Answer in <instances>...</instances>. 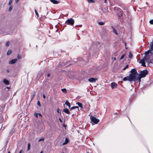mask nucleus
<instances>
[{
  "label": "nucleus",
  "mask_w": 153,
  "mask_h": 153,
  "mask_svg": "<svg viewBox=\"0 0 153 153\" xmlns=\"http://www.w3.org/2000/svg\"><path fill=\"white\" fill-rule=\"evenodd\" d=\"M50 74H48L47 75V76H50Z\"/></svg>",
  "instance_id": "nucleus-46"
},
{
  "label": "nucleus",
  "mask_w": 153,
  "mask_h": 153,
  "mask_svg": "<svg viewBox=\"0 0 153 153\" xmlns=\"http://www.w3.org/2000/svg\"><path fill=\"white\" fill-rule=\"evenodd\" d=\"M148 74V71L147 70H145L140 72L139 74V76H140L142 78L145 77L146 75Z\"/></svg>",
  "instance_id": "nucleus-3"
},
{
  "label": "nucleus",
  "mask_w": 153,
  "mask_h": 153,
  "mask_svg": "<svg viewBox=\"0 0 153 153\" xmlns=\"http://www.w3.org/2000/svg\"><path fill=\"white\" fill-rule=\"evenodd\" d=\"M69 140L67 138H66L65 139V142L63 143H62V145H64L67 144L69 142Z\"/></svg>",
  "instance_id": "nucleus-16"
},
{
  "label": "nucleus",
  "mask_w": 153,
  "mask_h": 153,
  "mask_svg": "<svg viewBox=\"0 0 153 153\" xmlns=\"http://www.w3.org/2000/svg\"><path fill=\"white\" fill-rule=\"evenodd\" d=\"M22 150H21L19 151V153H22Z\"/></svg>",
  "instance_id": "nucleus-44"
},
{
  "label": "nucleus",
  "mask_w": 153,
  "mask_h": 153,
  "mask_svg": "<svg viewBox=\"0 0 153 153\" xmlns=\"http://www.w3.org/2000/svg\"><path fill=\"white\" fill-rule=\"evenodd\" d=\"M88 1L89 3H94L95 1L94 0H88Z\"/></svg>",
  "instance_id": "nucleus-21"
},
{
  "label": "nucleus",
  "mask_w": 153,
  "mask_h": 153,
  "mask_svg": "<svg viewBox=\"0 0 153 153\" xmlns=\"http://www.w3.org/2000/svg\"><path fill=\"white\" fill-rule=\"evenodd\" d=\"M107 2V0H104V2L106 3Z\"/></svg>",
  "instance_id": "nucleus-49"
},
{
  "label": "nucleus",
  "mask_w": 153,
  "mask_h": 153,
  "mask_svg": "<svg viewBox=\"0 0 153 153\" xmlns=\"http://www.w3.org/2000/svg\"><path fill=\"white\" fill-rule=\"evenodd\" d=\"M132 54L130 52H129L128 56L130 58H131L132 57Z\"/></svg>",
  "instance_id": "nucleus-22"
},
{
  "label": "nucleus",
  "mask_w": 153,
  "mask_h": 153,
  "mask_svg": "<svg viewBox=\"0 0 153 153\" xmlns=\"http://www.w3.org/2000/svg\"><path fill=\"white\" fill-rule=\"evenodd\" d=\"M151 53H152V54L153 55V51H152V52H151Z\"/></svg>",
  "instance_id": "nucleus-51"
},
{
  "label": "nucleus",
  "mask_w": 153,
  "mask_h": 153,
  "mask_svg": "<svg viewBox=\"0 0 153 153\" xmlns=\"http://www.w3.org/2000/svg\"><path fill=\"white\" fill-rule=\"evenodd\" d=\"M63 111L65 112V113L68 114H70V112L69 111V110H68V109L67 108L64 109L63 110Z\"/></svg>",
  "instance_id": "nucleus-12"
},
{
  "label": "nucleus",
  "mask_w": 153,
  "mask_h": 153,
  "mask_svg": "<svg viewBox=\"0 0 153 153\" xmlns=\"http://www.w3.org/2000/svg\"><path fill=\"white\" fill-rule=\"evenodd\" d=\"M9 71L8 70H7V73H9Z\"/></svg>",
  "instance_id": "nucleus-48"
},
{
  "label": "nucleus",
  "mask_w": 153,
  "mask_h": 153,
  "mask_svg": "<svg viewBox=\"0 0 153 153\" xmlns=\"http://www.w3.org/2000/svg\"><path fill=\"white\" fill-rule=\"evenodd\" d=\"M111 27L112 28V29H113V32L115 34H116V35H118V33H117V31L114 28L113 26H111Z\"/></svg>",
  "instance_id": "nucleus-13"
},
{
  "label": "nucleus",
  "mask_w": 153,
  "mask_h": 153,
  "mask_svg": "<svg viewBox=\"0 0 153 153\" xmlns=\"http://www.w3.org/2000/svg\"><path fill=\"white\" fill-rule=\"evenodd\" d=\"M114 60H115L116 59V58H114Z\"/></svg>",
  "instance_id": "nucleus-55"
},
{
  "label": "nucleus",
  "mask_w": 153,
  "mask_h": 153,
  "mask_svg": "<svg viewBox=\"0 0 153 153\" xmlns=\"http://www.w3.org/2000/svg\"><path fill=\"white\" fill-rule=\"evenodd\" d=\"M63 153H64V152H63Z\"/></svg>",
  "instance_id": "nucleus-60"
},
{
  "label": "nucleus",
  "mask_w": 153,
  "mask_h": 153,
  "mask_svg": "<svg viewBox=\"0 0 153 153\" xmlns=\"http://www.w3.org/2000/svg\"><path fill=\"white\" fill-rule=\"evenodd\" d=\"M43 74V73H41V74H40V75L39 77H41L42 75Z\"/></svg>",
  "instance_id": "nucleus-42"
},
{
  "label": "nucleus",
  "mask_w": 153,
  "mask_h": 153,
  "mask_svg": "<svg viewBox=\"0 0 153 153\" xmlns=\"http://www.w3.org/2000/svg\"><path fill=\"white\" fill-rule=\"evenodd\" d=\"M9 41H8L7 43H6V45L7 47L9 45Z\"/></svg>",
  "instance_id": "nucleus-33"
},
{
  "label": "nucleus",
  "mask_w": 153,
  "mask_h": 153,
  "mask_svg": "<svg viewBox=\"0 0 153 153\" xmlns=\"http://www.w3.org/2000/svg\"><path fill=\"white\" fill-rule=\"evenodd\" d=\"M12 51L11 50H9L7 53V55H10L12 53Z\"/></svg>",
  "instance_id": "nucleus-20"
},
{
  "label": "nucleus",
  "mask_w": 153,
  "mask_h": 153,
  "mask_svg": "<svg viewBox=\"0 0 153 153\" xmlns=\"http://www.w3.org/2000/svg\"><path fill=\"white\" fill-rule=\"evenodd\" d=\"M77 105H78V106H77V109H78V111H79V107L80 108V110L81 111H82V109L84 108V107L82 104L80 102H77Z\"/></svg>",
  "instance_id": "nucleus-5"
},
{
  "label": "nucleus",
  "mask_w": 153,
  "mask_h": 153,
  "mask_svg": "<svg viewBox=\"0 0 153 153\" xmlns=\"http://www.w3.org/2000/svg\"><path fill=\"white\" fill-rule=\"evenodd\" d=\"M63 126L65 128V129H66V127L67 126L65 125L64 124H63Z\"/></svg>",
  "instance_id": "nucleus-37"
},
{
  "label": "nucleus",
  "mask_w": 153,
  "mask_h": 153,
  "mask_svg": "<svg viewBox=\"0 0 153 153\" xmlns=\"http://www.w3.org/2000/svg\"><path fill=\"white\" fill-rule=\"evenodd\" d=\"M45 140V139L44 138H42L40 139L39 140V142H40L42 141H44Z\"/></svg>",
  "instance_id": "nucleus-29"
},
{
  "label": "nucleus",
  "mask_w": 153,
  "mask_h": 153,
  "mask_svg": "<svg viewBox=\"0 0 153 153\" xmlns=\"http://www.w3.org/2000/svg\"><path fill=\"white\" fill-rule=\"evenodd\" d=\"M128 67V65H127L123 69V70H125L126 68H127Z\"/></svg>",
  "instance_id": "nucleus-30"
},
{
  "label": "nucleus",
  "mask_w": 153,
  "mask_h": 153,
  "mask_svg": "<svg viewBox=\"0 0 153 153\" xmlns=\"http://www.w3.org/2000/svg\"><path fill=\"white\" fill-rule=\"evenodd\" d=\"M62 91L66 93L67 92V90L65 88H63L61 89Z\"/></svg>",
  "instance_id": "nucleus-25"
},
{
  "label": "nucleus",
  "mask_w": 153,
  "mask_h": 153,
  "mask_svg": "<svg viewBox=\"0 0 153 153\" xmlns=\"http://www.w3.org/2000/svg\"><path fill=\"white\" fill-rule=\"evenodd\" d=\"M125 55V54H123V55H122L121 56V57L120 58V59H123Z\"/></svg>",
  "instance_id": "nucleus-32"
},
{
  "label": "nucleus",
  "mask_w": 153,
  "mask_h": 153,
  "mask_svg": "<svg viewBox=\"0 0 153 153\" xmlns=\"http://www.w3.org/2000/svg\"><path fill=\"white\" fill-rule=\"evenodd\" d=\"M30 143H29L28 144V147H27V150L28 151L30 150Z\"/></svg>",
  "instance_id": "nucleus-24"
},
{
  "label": "nucleus",
  "mask_w": 153,
  "mask_h": 153,
  "mask_svg": "<svg viewBox=\"0 0 153 153\" xmlns=\"http://www.w3.org/2000/svg\"><path fill=\"white\" fill-rule=\"evenodd\" d=\"M64 108H65V105H64Z\"/></svg>",
  "instance_id": "nucleus-57"
},
{
  "label": "nucleus",
  "mask_w": 153,
  "mask_h": 153,
  "mask_svg": "<svg viewBox=\"0 0 153 153\" xmlns=\"http://www.w3.org/2000/svg\"><path fill=\"white\" fill-rule=\"evenodd\" d=\"M12 8H13V7H12V6H11L10 7H9V9H8L9 11V12H10L12 10Z\"/></svg>",
  "instance_id": "nucleus-27"
},
{
  "label": "nucleus",
  "mask_w": 153,
  "mask_h": 153,
  "mask_svg": "<svg viewBox=\"0 0 153 153\" xmlns=\"http://www.w3.org/2000/svg\"><path fill=\"white\" fill-rule=\"evenodd\" d=\"M37 104L39 106H41V104L39 101H38L37 102Z\"/></svg>",
  "instance_id": "nucleus-35"
},
{
  "label": "nucleus",
  "mask_w": 153,
  "mask_h": 153,
  "mask_svg": "<svg viewBox=\"0 0 153 153\" xmlns=\"http://www.w3.org/2000/svg\"><path fill=\"white\" fill-rule=\"evenodd\" d=\"M59 121L60 122H62V120L60 118H59Z\"/></svg>",
  "instance_id": "nucleus-40"
},
{
  "label": "nucleus",
  "mask_w": 153,
  "mask_h": 153,
  "mask_svg": "<svg viewBox=\"0 0 153 153\" xmlns=\"http://www.w3.org/2000/svg\"><path fill=\"white\" fill-rule=\"evenodd\" d=\"M90 118L91 123L92 124V125L97 124L100 121L99 119L92 116H90Z\"/></svg>",
  "instance_id": "nucleus-2"
},
{
  "label": "nucleus",
  "mask_w": 153,
  "mask_h": 153,
  "mask_svg": "<svg viewBox=\"0 0 153 153\" xmlns=\"http://www.w3.org/2000/svg\"><path fill=\"white\" fill-rule=\"evenodd\" d=\"M35 13L37 17H38L39 16L38 13L37 12L36 10H35Z\"/></svg>",
  "instance_id": "nucleus-26"
},
{
  "label": "nucleus",
  "mask_w": 153,
  "mask_h": 153,
  "mask_svg": "<svg viewBox=\"0 0 153 153\" xmlns=\"http://www.w3.org/2000/svg\"><path fill=\"white\" fill-rule=\"evenodd\" d=\"M40 153H42V151H41Z\"/></svg>",
  "instance_id": "nucleus-54"
},
{
  "label": "nucleus",
  "mask_w": 153,
  "mask_h": 153,
  "mask_svg": "<svg viewBox=\"0 0 153 153\" xmlns=\"http://www.w3.org/2000/svg\"><path fill=\"white\" fill-rule=\"evenodd\" d=\"M116 114H117V113H116Z\"/></svg>",
  "instance_id": "nucleus-56"
},
{
  "label": "nucleus",
  "mask_w": 153,
  "mask_h": 153,
  "mask_svg": "<svg viewBox=\"0 0 153 153\" xmlns=\"http://www.w3.org/2000/svg\"><path fill=\"white\" fill-rule=\"evenodd\" d=\"M8 153H10V151H9V152H8Z\"/></svg>",
  "instance_id": "nucleus-53"
},
{
  "label": "nucleus",
  "mask_w": 153,
  "mask_h": 153,
  "mask_svg": "<svg viewBox=\"0 0 153 153\" xmlns=\"http://www.w3.org/2000/svg\"><path fill=\"white\" fill-rule=\"evenodd\" d=\"M77 39H78V37H77Z\"/></svg>",
  "instance_id": "nucleus-58"
},
{
  "label": "nucleus",
  "mask_w": 153,
  "mask_h": 153,
  "mask_svg": "<svg viewBox=\"0 0 153 153\" xmlns=\"http://www.w3.org/2000/svg\"><path fill=\"white\" fill-rule=\"evenodd\" d=\"M21 56H19V55H18V56H17V58H18V59H19L21 58Z\"/></svg>",
  "instance_id": "nucleus-39"
},
{
  "label": "nucleus",
  "mask_w": 153,
  "mask_h": 153,
  "mask_svg": "<svg viewBox=\"0 0 153 153\" xmlns=\"http://www.w3.org/2000/svg\"><path fill=\"white\" fill-rule=\"evenodd\" d=\"M120 13H119L117 14L119 17V18H121V17L122 16L123 11L122 10L120 11Z\"/></svg>",
  "instance_id": "nucleus-14"
},
{
  "label": "nucleus",
  "mask_w": 153,
  "mask_h": 153,
  "mask_svg": "<svg viewBox=\"0 0 153 153\" xmlns=\"http://www.w3.org/2000/svg\"><path fill=\"white\" fill-rule=\"evenodd\" d=\"M57 111L58 113H60V110L59 109H57Z\"/></svg>",
  "instance_id": "nucleus-38"
},
{
  "label": "nucleus",
  "mask_w": 153,
  "mask_h": 153,
  "mask_svg": "<svg viewBox=\"0 0 153 153\" xmlns=\"http://www.w3.org/2000/svg\"><path fill=\"white\" fill-rule=\"evenodd\" d=\"M139 63L142 64V66L144 67L146 66L145 65V61L143 59L140 60L139 61Z\"/></svg>",
  "instance_id": "nucleus-7"
},
{
  "label": "nucleus",
  "mask_w": 153,
  "mask_h": 153,
  "mask_svg": "<svg viewBox=\"0 0 153 153\" xmlns=\"http://www.w3.org/2000/svg\"><path fill=\"white\" fill-rule=\"evenodd\" d=\"M17 61V59H13L9 62V64H14Z\"/></svg>",
  "instance_id": "nucleus-6"
},
{
  "label": "nucleus",
  "mask_w": 153,
  "mask_h": 153,
  "mask_svg": "<svg viewBox=\"0 0 153 153\" xmlns=\"http://www.w3.org/2000/svg\"><path fill=\"white\" fill-rule=\"evenodd\" d=\"M130 72L131 73L129 74L128 76L124 77L123 78V81H126L128 80L129 81H136L137 79H136V75L137 74L136 70L135 68L133 69H131Z\"/></svg>",
  "instance_id": "nucleus-1"
},
{
  "label": "nucleus",
  "mask_w": 153,
  "mask_h": 153,
  "mask_svg": "<svg viewBox=\"0 0 153 153\" xmlns=\"http://www.w3.org/2000/svg\"><path fill=\"white\" fill-rule=\"evenodd\" d=\"M54 4H57L58 3V1L56 0H50Z\"/></svg>",
  "instance_id": "nucleus-15"
},
{
  "label": "nucleus",
  "mask_w": 153,
  "mask_h": 153,
  "mask_svg": "<svg viewBox=\"0 0 153 153\" xmlns=\"http://www.w3.org/2000/svg\"><path fill=\"white\" fill-rule=\"evenodd\" d=\"M149 23L152 25H153V19L149 21Z\"/></svg>",
  "instance_id": "nucleus-31"
},
{
  "label": "nucleus",
  "mask_w": 153,
  "mask_h": 153,
  "mask_svg": "<svg viewBox=\"0 0 153 153\" xmlns=\"http://www.w3.org/2000/svg\"><path fill=\"white\" fill-rule=\"evenodd\" d=\"M69 66V65H67V66Z\"/></svg>",
  "instance_id": "nucleus-59"
},
{
  "label": "nucleus",
  "mask_w": 153,
  "mask_h": 153,
  "mask_svg": "<svg viewBox=\"0 0 153 153\" xmlns=\"http://www.w3.org/2000/svg\"><path fill=\"white\" fill-rule=\"evenodd\" d=\"M97 80L96 79L93 78H90L88 79V81L90 82H95Z\"/></svg>",
  "instance_id": "nucleus-10"
},
{
  "label": "nucleus",
  "mask_w": 153,
  "mask_h": 153,
  "mask_svg": "<svg viewBox=\"0 0 153 153\" xmlns=\"http://www.w3.org/2000/svg\"><path fill=\"white\" fill-rule=\"evenodd\" d=\"M12 0H10L9 3V5H10L12 4Z\"/></svg>",
  "instance_id": "nucleus-34"
},
{
  "label": "nucleus",
  "mask_w": 153,
  "mask_h": 153,
  "mask_svg": "<svg viewBox=\"0 0 153 153\" xmlns=\"http://www.w3.org/2000/svg\"><path fill=\"white\" fill-rule=\"evenodd\" d=\"M62 65H63V66L66 65V64L65 63L64 64H62Z\"/></svg>",
  "instance_id": "nucleus-50"
},
{
  "label": "nucleus",
  "mask_w": 153,
  "mask_h": 153,
  "mask_svg": "<svg viewBox=\"0 0 153 153\" xmlns=\"http://www.w3.org/2000/svg\"><path fill=\"white\" fill-rule=\"evenodd\" d=\"M38 114L39 116H40L41 117H42V115L41 114H40V113H39Z\"/></svg>",
  "instance_id": "nucleus-45"
},
{
  "label": "nucleus",
  "mask_w": 153,
  "mask_h": 153,
  "mask_svg": "<svg viewBox=\"0 0 153 153\" xmlns=\"http://www.w3.org/2000/svg\"><path fill=\"white\" fill-rule=\"evenodd\" d=\"M65 104L67 105L69 108H70V103L68 102V100H66L65 101Z\"/></svg>",
  "instance_id": "nucleus-17"
},
{
  "label": "nucleus",
  "mask_w": 153,
  "mask_h": 153,
  "mask_svg": "<svg viewBox=\"0 0 153 153\" xmlns=\"http://www.w3.org/2000/svg\"><path fill=\"white\" fill-rule=\"evenodd\" d=\"M43 97L44 98V99L46 97L45 94H43Z\"/></svg>",
  "instance_id": "nucleus-43"
},
{
  "label": "nucleus",
  "mask_w": 153,
  "mask_h": 153,
  "mask_svg": "<svg viewBox=\"0 0 153 153\" xmlns=\"http://www.w3.org/2000/svg\"><path fill=\"white\" fill-rule=\"evenodd\" d=\"M34 95H35V94H33V97H34Z\"/></svg>",
  "instance_id": "nucleus-52"
},
{
  "label": "nucleus",
  "mask_w": 153,
  "mask_h": 153,
  "mask_svg": "<svg viewBox=\"0 0 153 153\" xmlns=\"http://www.w3.org/2000/svg\"><path fill=\"white\" fill-rule=\"evenodd\" d=\"M149 56H144L143 59L145 62H147L149 61Z\"/></svg>",
  "instance_id": "nucleus-9"
},
{
  "label": "nucleus",
  "mask_w": 153,
  "mask_h": 153,
  "mask_svg": "<svg viewBox=\"0 0 153 153\" xmlns=\"http://www.w3.org/2000/svg\"><path fill=\"white\" fill-rule=\"evenodd\" d=\"M117 84L114 82H113L111 84V87L112 89L114 88L117 87Z\"/></svg>",
  "instance_id": "nucleus-8"
},
{
  "label": "nucleus",
  "mask_w": 153,
  "mask_h": 153,
  "mask_svg": "<svg viewBox=\"0 0 153 153\" xmlns=\"http://www.w3.org/2000/svg\"><path fill=\"white\" fill-rule=\"evenodd\" d=\"M38 114L37 113H34V116L36 117H38Z\"/></svg>",
  "instance_id": "nucleus-36"
},
{
  "label": "nucleus",
  "mask_w": 153,
  "mask_h": 153,
  "mask_svg": "<svg viewBox=\"0 0 153 153\" xmlns=\"http://www.w3.org/2000/svg\"><path fill=\"white\" fill-rule=\"evenodd\" d=\"M3 82L6 85H8L9 84V81L6 79H4L3 80Z\"/></svg>",
  "instance_id": "nucleus-11"
},
{
  "label": "nucleus",
  "mask_w": 153,
  "mask_h": 153,
  "mask_svg": "<svg viewBox=\"0 0 153 153\" xmlns=\"http://www.w3.org/2000/svg\"><path fill=\"white\" fill-rule=\"evenodd\" d=\"M142 78V77H141L140 76H139H139L137 78L136 77V79H137L136 81L138 80L139 82H140L141 81V79Z\"/></svg>",
  "instance_id": "nucleus-19"
},
{
  "label": "nucleus",
  "mask_w": 153,
  "mask_h": 153,
  "mask_svg": "<svg viewBox=\"0 0 153 153\" xmlns=\"http://www.w3.org/2000/svg\"><path fill=\"white\" fill-rule=\"evenodd\" d=\"M98 24L99 25H103L105 23L103 22H99Z\"/></svg>",
  "instance_id": "nucleus-23"
},
{
  "label": "nucleus",
  "mask_w": 153,
  "mask_h": 153,
  "mask_svg": "<svg viewBox=\"0 0 153 153\" xmlns=\"http://www.w3.org/2000/svg\"><path fill=\"white\" fill-rule=\"evenodd\" d=\"M74 23V20L72 19H68L66 21V23L67 24H70L72 25Z\"/></svg>",
  "instance_id": "nucleus-4"
},
{
  "label": "nucleus",
  "mask_w": 153,
  "mask_h": 153,
  "mask_svg": "<svg viewBox=\"0 0 153 153\" xmlns=\"http://www.w3.org/2000/svg\"><path fill=\"white\" fill-rule=\"evenodd\" d=\"M40 74H39L37 76V78H38L39 79L40 77H39V76H40Z\"/></svg>",
  "instance_id": "nucleus-41"
},
{
  "label": "nucleus",
  "mask_w": 153,
  "mask_h": 153,
  "mask_svg": "<svg viewBox=\"0 0 153 153\" xmlns=\"http://www.w3.org/2000/svg\"><path fill=\"white\" fill-rule=\"evenodd\" d=\"M19 0H16V2L17 3L19 1Z\"/></svg>",
  "instance_id": "nucleus-47"
},
{
  "label": "nucleus",
  "mask_w": 153,
  "mask_h": 153,
  "mask_svg": "<svg viewBox=\"0 0 153 153\" xmlns=\"http://www.w3.org/2000/svg\"><path fill=\"white\" fill-rule=\"evenodd\" d=\"M76 108V106H73V107H71V108H70V110H73V109H75V108Z\"/></svg>",
  "instance_id": "nucleus-28"
},
{
  "label": "nucleus",
  "mask_w": 153,
  "mask_h": 153,
  "mask_svg": "<svg viewBox=\"0 0 153 153\" xmlns=\"http://www.w3.org/2000/svg\"><path fill=\"white\" fill-rule=\"evenodd\" d=\"M114 10L115 11H119V12H120V11H121V9L120 8L117 7H114Z\"/></svg>",
  "instance_id": "nucleus-18"
}]
</instances>
